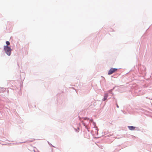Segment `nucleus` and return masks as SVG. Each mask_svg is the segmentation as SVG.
Segmentation results:
<instances>
[{"label": "nucleus", "mask_w": 152, "mask_h": 152, "mask_svg": "<svg viewBox=\"0 0 152 152\" xmlns=\"http://www.w3.org/2000/svg\"><path fill=\"white\" fill-rule=\"evenodd\" d=\"M98 132H95V133L96 134H97V133H98Z\"/></svg>", "instance_id": "16"}, {"label": "nucleus", "mask_w": 152, "mask_h": 152, "mask_svg": "<svg viewBox=\"0 0 152 152\" xmlns=\"http://www.w3.org/2000/svg\"><path fill=\"white\" fill-rule=\"evenodd\" d=\"M114 88H115V87H113V89H112L110 90V91H112L114 89Z\"/></svg>", "instance_id": "12"}, {"label": "nucleus", "mask_w": 152, "mask_h": 152, "mask_svg": "<svg viewBox=\"0 0 152 152\" xmlns=\"http://www.w3.org/2000/svg\"><path fill=\"white\" fill-rule=\"evenodd\" d=\"M4 50L8 56H10L11 55L12 50L10 46H7L4 47Z\"/></svg>", "instance_id": "1"}, {"label": "nucleus", "mask_w": 152, "mask_h": 152, "mask_svg": "<svg viewBox=\"0 0 152 152\" xmlns=\"http://www.w3.org/2000/svg\"><path fill=\"white\" fill-rule=\"evenodd\" d=\"M121 111L123 112V113H124V111L123 110H121Z\"/></svg>", "instance_id": "19"}, {"label": "nucleus", "mask_w": 152, "mask_h": 152, "mask_svg": "<svg viewBox=\"0 0 152 152\" xmlns=\"http://www.w3.org/2000/svg\"><path fill=\"white\" fill-rule=\"evenodd\" d=\"M72 88H73V89H74V88H73V87H72Z\"/></svg>", "instance_id": "23"}, {"label": "nucleus", "mask_w": 152, "mask_h": 152, "mask_svg": "<svg viewBox=\"0 0 152 152\" xmlns=\"http://www.w3.org/2000/svg\"><path fill=\"white\" fill-rule=\"evenodd\" d=\"M116 106L118 108L119 107V106L118 105V104L117 103L116 104Z\"/></svg>", "instance_id": "13"}, {"label": "nucleus", "mask_w": 152, "mask_h": 152, "mask_svg": "<svg viewBox=\"0 0 152 152\" xmlns=\"http://www.w3.org/2000/svg\"><path fill=\"white\" fill-rule=\"evenodd\" d=\"M75 131L76 132H79L77 130V129H75Z\"/></svg>", "instance_id": "14"}, {"label": "nucleus", "mask_w": 152, "mask_h": 152, "mask_svg": "<svg viewBox=\"0 0 152 152\" xmlns=\"http://www.w3.org/2000/svg\"><path fill=\"white\" fill-rule=\"evenodd\" d=\"M132 138H134L135 137L134 136H132Z\"/></svg>", "instance_id": "15"}, {"label": "nucleus", "mask_w": 152, "mask_h": 152, "mask_svg": "<svg viewBox=\"0 0 152 152\" xmlns=\"http://www.w3.org/2000/svg\"><path fill=\"white\" fill-rule=\"evenodd\" d=\"M128 128H129V130L131 131L134 130L136 128L137 129H136V130H138L139 129V128L138 127H136L135 126H128Z\"/></svg>", "instance_id": "3"}, {"label": "nucleus", "mask_w": 152, "mask_h": 152, "mask_svg": "<svg viewBox=\"0 0 152 152\" xmlns=\"http://www.w3.org/2000/svg\"><path fill=\"white\" fill-rule=\"evenodd\" d=\"M47 142L50 145H52L51 143H50L49 141H48Z\"/></svg>", "instance_id": "11"}, {"label": "nucleus", "mask_w": 152, "mask_h": 152, "mask_svg": "<svg viewBox=\"0 0 152 152\" xmlns=\"http://www.w3.org/2000/svg\"><path fill=\"white\" fill-rule=\"evenodd\" d=\"M88 120H89L91 122H92V123L93 122H94L93 121V119H90L89 118V119H88Z\"/></svg>", "instance_id": "10"}, {"label": "nucleus", "mask_w": 152, "mask_h": 152, "mask_svg": "<svg viewBox=\"0 0 152 152\" xmlns=\"http://www.w3.org/2000/svg\"><path fill=\"white\" fill-rule=\"evenodd\" d=\"M118 69L117 68H111L110 70H109V71L108 73V75H111L113 74V73L116 72Z\"/></svg>", "instance_id": "2"}, {"label": "nucleus", "mask_w": 152, "mask_h": 152, "mask_svg": "<svg viewBox=\"0 0 152 152\" xmlns=\"http://www.w3.org/2000/svg\"><path fill=\"white\" fill-rule=\"evenodd\" d=\"M108 96V94H106L104 95L102 100L103 101H105L107 99Z\"/></svg>", "instance_id": "5"}, {"label": "nucleus", "mask_w": 152, "mask_h": 152, "mask_svg": "<svg viewBox=\"0 0 152 152\" xmlns=\"http://www.w3.org/2000/svg\"><path fill=\"white\" fill-rule=\"evenodd\" d=\"M34 152H35V151L34 150Z\"/></svg>", "instance_id": "22"}, {"label": "nucleus", "mask_w": 152, "mask_h": 152, "mask_svg": "<svg viewBox=\"0 0 152 152\" xmlns=\"http://www.w3.org/2000/svg\"><path fill=\"white\" fill-rule=\"evenodd\" d=\"M30 142H32L33 141L32 140H30V141H29Z\"/></svg>", "instance_id": "20"}, {"label": "nucleus", "mask_w": 152, "mask_h": 152, "mask_svg": "<svg viewBox=\"0 0 152 152\" xmlns=\"http://www.w3.org/2000/svg\"><path fill=\"white\" fill-rule=\"evenodd\" d=\"M38 152H39V151H38Z\"/></svg>", "instance_id": "24"}, {"label": "nucleus", "mask_w": 152, "mask_h": 152, "mask_svg": "<svg viewBox=\"0 0 152 152\" xmlns=\"http://www.w3.org/2000/svg\"><path fill=\"white\" fill-rule=\"evenodd\" d=\"M81 122L83 124V126L85 127V128L87 129H88V125H86V124L84 123L83 121H81Z\"/></svg>", "instance_id": "7"}, {"label": "nucleus", "mask_w": 152, "mask_h": 152, "mask_svg": "<svg viewBox=\"0 0 152 152\" xmlns=\"http://www.w3.org/2000/svg\"><path fill=\"white\" fill-rule=\"evenodd\" d=\"M26 142H27V141H24L23 142H18V143H16L17 144H20L24 143H26Z\"/></svg>", "instance_id": "9"}, {"label": "nucleus", "mask_w": 152, "mask_h": 152, "mask_svg": "<svg viewBox=\"0 0 152 152\" xmlns=\"http://www.w3.org/2000/svg\"><path fill=\"white\" fill-rule=\"evenodd\" d=\"M77 130H79V127H78V128H77Z\"/></svg>", "instance_id": "21"}, {"label": "nucleus", "mask_w": 152, "mask_h": 152, "mask_svg": "<svg viewBox=\"0 0 152 152\" xmlns=\"http://www.w3.org/2000/svg\"><path fill=\"white\" fill-rule=\"evenodd\" d=\"M93 124L94 126V128H95V130H97V131L99 130V129L97 128V126H96V124L95 122H93Z\"/></svg>", "instance_id": "6"}, {"label": "nucleus", "mask_w": 152, "mask_h": 152, "mask_svg": "<svg viewBox=\"0 0 152 152\" xmlns=\"http://www.w3.org/2000/svg\"><path fill=\"white\" fill-rule=\"evenodd\" d=\"M6 45H4V47H5L7 46H9L8 45L10 44V42L8 41H6Z\"/></svg>", "instance_id": "8"}, {"label": "nucleus", "mask_w": 152, "mask_h": 152, "mask_svg": "<svg viewBox=\"0 0 152 152\" xmlns=\"http://www.w3.org/2000/svg\"><path fill=\"white\" fill-rule=\"evenodd\" d=\"M51 146H52V147H55V146H54L53 145H51Z\"/></svg>", "instance_id": "17"}, {"label": "nucleus", "mask_w": 152, "mask_h": 152, "mask_svg": "<svg viewBox=\"0 0 152 152\" xmlns=\"http://www.w3.org/2000/svg\"><path fill=\"white\" fill-rule=\"evenodd\" d=\"M78 118H79V120L80 121H81V120L82 119H83L84 120H86V119L88 120L89 119V118H88V117H81L79 116H78Z\"/></svg>", "instance_id": "4"}, {"label": "nucleus", "mask_w": 152, "mask_h": 152, "mask_svg": "<svg viewBox=\"0 0 152 152\" xmlns=\"http://www.w3.org/2000/svg\"><path fill=\"white\" fill-rule=\"evenodd\" d=\"M87 131H88V132H89V130L88 129H88H87Z\"/></svg>", "instance_id": "18"}]
</instances>
